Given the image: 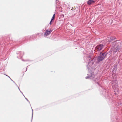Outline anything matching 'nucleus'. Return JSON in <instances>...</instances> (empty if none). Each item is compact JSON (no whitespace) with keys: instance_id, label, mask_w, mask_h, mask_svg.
<instances>
[{"instance_id":"16","label":"nucleus","mask_w":122,"mask_h":122,"mask_svg":"<svg viewBox=\"0 0 122 122\" xmlns=\"http://www.w3.org/2000/svg\"><path fill=\"white\" fill-rule=\"evenodd\" d=\"M25 99H26V100H27L28 102H29V101L28 100V99H27V98H26L25 97Z\"/></svg>"},{"instance_id":"5","label":"nucleus","mask_w":122,"mask_h":122,"mask_svg":"<svg viewBox=\"0 0 122 122\" xmlns=\"http://www.w3.org/2000/svg\"><path fill=\"white\" fill-rule=\"evenodd\" d=\"M87 75L88 76L86 77V79L90 78L92 79L94 78V77H93L92 73H89L87 74Z\"/></svg>"},{"instance_id":"18","label":"nucleus","mask_w":122,"mask_h":122,"mask_svg":"<svg viewBox=\"0 0 122 122\" xmlns=\"http://www.w3.org/2000/svg\"><path fill=\"white\" fill-rule=\"evenodd\" d=\"M13 82L14 83L15 85H16L17 86V85L16 84V83L14 82V81H13Z\"/></svg>"},{"instance_id":"15","label":"nucleus","mask_w":122,"mask_h":122,"mask_svg":"<svg viewBox=\"0 0 122 122\" xmlns=\"http://www.w3.org/2000/svg\"><path fill=\"white\" fill-rule=\"evenodd\" d=\"M32 118L33 115V110L32 109Z\"/></svg>"},{"instance_id":"25","label":"nucleus","mask_w":122,"mask_h":122,"mask_svg":"<svg viewBox=\"0 0 122 122\" xmlns=\"http://www.w3.org/2000/svg\"><path fill=\"white\" fill-rule=\"evenodd\" d=\"M10 79H11V80H12V79L11 78H10Z\"/></svg>"},{"instance_id":"21","label":"nucleus","mask_w":122,"mask_h":122,"mask_svg":"<svg viewBox=\"0 0 122 122\" xmlns=\"http://www.w3.org/2000/svg\"><path fill=\"white\" fill-rule=\"evenodd\" d=\"M6 76H7L8 77L10 78H10L9 77V76H7V75H6Z\"/></svg>"},{"instance_id":"12","label":"nucleus","mask_w":122,"mask_h":122,"mask_svg":"<svg viewBox=\"0 0 122 122\" xmlns=\"http://www.w3.org/2000/svg\"><path fill=\"white\" fill-rule=\"evenodd\" d=\"M113 89L114 90V92H116L117 91V92H118V89L117 88V89H116L115 88L114 89V87L113 88Z\"/></svg>"},{"instance_id":"13","label":"nucleus","mask_w":122,"mask_h":122,"mask_svg":"<svg viewBox=\"0 0 122 122\" xmlns=\"http://www.w3.org/2000/svg\"><path fill=\"white\" fill-rule=\"evenodd\" d=\"M54 17H52L51 20V21H52L54 19Z\"/></svg>"},{"instance_id":"3","label":"nucleus","mask_w":122,"mask_h":122,"mask_svg":"<svg viewBox=\"0 0 122 122\" xmlns=\"http://www.w3.org/2000/svg\"><path fill=\"white\" fill-rule=\"evenodd\" d=\"M52 30L50 29H49L46 30L44 33V35L46 36H47L49 35L52 32Z\"/></svg>"},{"instance_id":"19","label":"nucleus","mask_w":122,"mask_h":122,"mask_svg":"<svg viewBox=\"0 0 122 122\" xmlns=\"http://www.w3.org/2000/svg\"><path fill=\"white\" fill-rule=\"evenodd\" d=\"M35 36H35H34V35H33V36H32V37H31L32 38V37H34V36Z\"/></svg>"},{"instance_id":"8","label":"nucleus","mask_w":122,"mask_h":122,"mask_svg":"<svg viewBox=\"0 0 122 122\" xmlns=\"http://www.w3.org/2000/svg\"><path fill=\"white\" fill-rule=\"evenodd\" d=\"M120 49V47L119 46H117L114 49L113 52L114 53H116L117 51H118Z\"/></svg>"},{"instance_id":"4","label":"nucleus","mask_w":122,"mask_h":122,"mask_svg":"<svg viewBox=\"0 0 122 122\" xmlns=\"http://www.w3.org/2000/svg\"><path fill=\"white\" fill-rule=\"evenodd\" d=\"M103 47L104 45L102 44H100L97 46L96 48L98 50L100 51L101 50Z\"/></svg>"},{"instance_id":"10","label":"nucleus","mask_w":122,"mask_h":122,"mask_svg":"<svg viewBox=\"0 0 122 122\" xmlns=\"http://www.w3.org/2000/svg\"><path fill=\"white\" fill-rule=\"evenodd\" d=\"M87 2L88 5H91L92 4L94 3L95 1L94 0H88Z\"/></svg>"},{"instance_id":"1","label":"nucleus","mask_w":122,"mask_h":122,"mask_svg":"<svg viewBox=\"0 0 122 122\" xmlns=\"http://www.w3.org/2000/svg\"><path fill=\"white\" fill-rule=\"evenodd\" d=\"M107 54V53H102V52H101L99 56L97 58V60L98 61L100 62L102 60L105 58Z\"/></svg>"},{"instance_id":"24","label":"nucleus","mask_w":122,"mask_h":122,"mask_svg":"<svg viewBox=\"0 0 122 122\" xmlns=\"http://www.w3.org/2000/svg\"><path fill=\"white\" fill-rule=\"evenodd\" d=\"M57 5H59L57 4Z\"/></svg>"},{"instance_id":"20","label":"nucleus","mask_w":122,"mask_h":122,"mask_svg":"<svg viewBox=\"0 0 122 122\" xmlns=\"http://www.w3.org/2000/svg\"><path fill=\"white\" fill-rule=\"evenodd\" d=\"M58 1H59V0H56V3H57V2Z\"/></svg>"},{"instance_id":"9","label":"nucleus","mask_w":122,"mask_h":122,"mask_svg":"<svg viewBox=\"0 0 122 122\" xmlns=\"http://www.w3.org/2000/svg\"><path fill=\"white\" fill-rule=\"evenodd\" d=\"M117 66L116 65H115L114 66V67L113 68V70L112 71V72L113 73H115L116 71L117 70Z\"/></svg>"},{"instance_id":"2","label":"nucleus","mask_w":122,"mask_h":122,"mask_svg":"<svg viewBox=\"0 0 122 122\" xmlns=\"http://www.w3.org/2000/svg\"><path fill=\"white\" fill-rule=\"evenodd\" d=\"M87 58L88 59H89V61L88 62V64L87 65V68L88 70L91 69L92 68V65L93 64L94 62L92 61L91 58V56H88Z\"/></svg>"},{"instance_id":"17","label":"nucleus","mask_w":122,"mask_h":122,"mask_svg":"<svg viewBox=\"0 0 122 122\" xmlns=\"http://www.w3.org/2000/svg\"><path fill=\"white\" fill-rule=\"evenodd\" d=\"M55 14H54L53 15V16L52 17L55 18Z\"/></svg>"},{"instance_id":"7","label":"nucleus","mask_w":122,"mask_h":122,"mask_svg":"<svg viewBox=\"0 0 122 122\" xmlns=\"http://www.w3.org/2000/svg\"><path fill=\"white\" fill-rule=\"evenodd\" d=\"M24 54V53L23 52L22 53V51H20L18 53V55H19V57L17 56V58L19 59L21 58Z\"/></svg>"},{"instance_id":"6","label":"nucleus","mask_w":122,"mask_h":122,"mask_svg":"<svg viewBox=\"0 0 122 122\" xmlns=\"http://www.w3.org/2000/svg\"><path fill=\"white\" fill-rule=\"evenodd\" d=\"M116 39L115 38H113L112 37H111L110 38H108L107 39V42H111L115 40Z\"/></svg>"},{"instance_id":"23","label":"nucleus","mask_w":122,"mask_h":122,"mask_svg":"<svg viewBox=\"0 0 122 122\" xmlns=\"http://www.w3.org/2000/svg\"><path fill=\"white\" fill-rule=\"evenodd\" d=\"M13 82L14 81L12 80H11Z\"/></svg>"},{"instance_id":"11","label":"nucleus","mask_w":122,"mask_h":122,"mask_svg":"<svg viewBox=\"0 0 122 122\" xmlns=\"http://www.w3.org/2000/svg\"><path fill=\"white\" fill-rule=\"evenodd\" d=\"M98 79L97 78H96L95 79V82L96 83L98 84V85H99V83H98Z\"/></svg>"},{"instance_id":"26","label":"nucleus","mask_w":122,"mask_h":122,"mask_svg":"<svg viewBox=\"0 0 122 122\" xmlns=\"http://www.w3.org/2000/svg\"><path fill=\"white\" fill-rule=\"evenodd\" d=\"M115 94H116V92H115Z\"/></svg>"},{"instance_id":"22","label":"nucleus","mask_w":122,"mask_h":122,"mask_svg":"<svg viewBox=\"0 0 122 122\" xmlns=\"http://www.w3.org/2000/svg\"><path fill=\"white\" fill-rule=\"evenodd\" d=\"M18 89H19V90L20 91V92H21V91L20 90L19 88V87H18Z\"/></svg>"},{"instance_id":"14","label":"nucleus","mask_w":122,"mask_h":122,"mask_svg":"<svg viewBox=\"0 0 122 122\" xmlns=\"http://www.w3.org/2000/svg\"><path fill=\"white\" fill-rule=\"evenodd\" d=\"M52 21H51H51H50V23H49V24H50V25H51V23H51V22H52Z\"/></svg>"}]
</instances>
